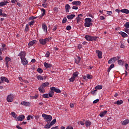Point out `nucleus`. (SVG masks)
<instances>
[{
    "mask_svg": "<svg viewBox=\"0 0 129 129\" xmlns=\"http://www.w3.org/2000/svg\"><path fill=\"white\" fill-rule=\"evenodd\" d=\"M36 78L38 79V80H46L47 77L46 76L37 75Z\"/></svg>",
    "mask_w": 129,
    "mask_h": 129,
    "instance_id": "obj_9",
    "label": "nucleus"
},
{
    "mask_svg": "<svg viewBox=\"0 0 129 129\" xmlns=\"http://www.w3.org/2000/svg\"><path fill=\"white\" fill-rule=\"evenodd\" d=\"M124 27H125L126 29H129V22H126L125 24L124 25Z\"/></svg>",
    "mask_w": 129,
    "mask_h": 129,
    "instance_id": "obj_38",
    "label": "nucleus"
},
{
    "mask_svg": "<svg viewBox=\"0 0 129 129\" xmlns=\"http://www.w3.org/2000/svg\"><path fill=\"white\" fill-rule=\"evenodd\" d=\"M52 126V125L51 124H47L44 126V128H50Z\"/></svg>",
    "mask_w": 129,
    "mask_h": 129,
    "instance_id": "obj_37",
    "label": "nucleus"
},
{
    "mask_svg": "<svg viewBox=\"0 0 129 129\" xmlns=\"http://www.w3.org/2000/svg\"><path fill=\"white\" fill-rule=\"evenodd\" d=\"M106 113H107V111H104L100 113L99 115L101 116V117H103V116H104Z\"/></svg>",
    "mask_w": 129,
    "mask_h": 129,
    "instance_id": "obj_25",
    "label": "nucleus"
},
{
    "mask_svg": "<svg viewBox=\"0 0 129 129\" xmlns=\"http://www.w3.org/2000/svg\"><path fill=\"white\" fill-rule=\"evenodd\" d=\"M66 22H67V18H66V17H64L62 19V24H65V23H66Z\"/></svg>",
    "mask_w": 129,
    "mask_h": 129,
    "instance_id": "obj_48",
    "label": "nucleus"
},
{
    "mask_svg": "<svg viewBox=\"0 0 129 129\" xmlns=\"http://www.w3.org/2000/svg\"><path fill=\"white\" fill-rule=\"evenodd\" d=\"M21 104H22V105H24L25 106H29L31 103H30L29 102L23 101L21 103Z\"/></svg>",
    "mask_w": 129,
    "mask_h": 129,
    "instance_id": "obj_19",
    "label": "nucleus"
},
{
    "mask_svg": "<svg viewBox=\"0 0 129 129\" xmlns=\"http://www.w3.org/2000/svg\"><path fill=\"white\" fill-rule=\"evenodd\" d=\"M47 86H49V82H45L44 83H42L40 87L41 88L45 89V87H47Z\"/></svg>",
    "mask_w": 129,
    "mask_h": 129,
    "instance_id": "obj_14",
    "label": "nucleus"
},
{
    "mask_svg": "<svg viewBox=\"0 0 129 129\" xmlns=\"http://www.w3.org/2000/svg\"><path fill=\"white\" fill-rule=\"evenodd\" d=\"M38 90L41 93H45V89L41 88V87L38 88Z\"/></svg>",
    "mask_w": 129,
    "mask_h": 129,
    "instance_id": "obj_29",
    "label": "nucleus"
},
{
    "mask_svg": "<svg viewBox=\"0 0 129 129\" xmlns=\"http://www.w3.org/2000/svg\"><path fill=\"white\" fill-rule=\"evenodd\" d=\"M123 103V101L121 100H117L116 101V103H114V104H117V105H120V104H122Z\"/></svg>",
    "mask_w": 129,
    "mask_h": 129,
    "instance_id": "obj_26",
    "label": "nucleus"
},
{
    "mask_svg": "<svg viewBox=\"0 0 129 129\" xmlns=\"http://www.w3.org/2000/svg\"><path fill=\"white\" fill-rule=\"evenodd\" d=\"M40 10L41 11V15H40L39 16H38V19H42L43 17L46 15V10L44 8H40Z\"/></svg>",
    "mask_w": 129,
    "mask_h": 129,
    "instance_id": "obj_6",
    "label": "nucleus"
},
{
    "mask_svg": "<svg viewBox=\"0 0 129 129\" xmlns=\"http://www.w3.org/2000/svg\"><path fill=\"white\" fill-rule=\"evenodd\" d=\"M42 30H43L44 32L45 33H47L48 32V28L47 27V26L45 25V24H43L42 25Z\"/></svg>",
    "mask_w": 129,
    "mask_h": 129,
    "instance_id": "obj_17",
    "label": "nucleus"
},
{
    "mask_svg": "<svg viewBox=\"0 0 129 129\" xmlns=\"http://www.w3.org/2000/svg\"><path fill=\"white\" fill-rule=\"evenodd\" d=\"M119 35H121L123 38H127L128 36L127 34L124 32L120 31L119 32Z\"/></svg>",
    "mask_w": 129,
    "mask_h": 129,
    "instance_id": "obj_13",
    "label": "nucleus"
},
{
    "mask_svg": "<svg viewBox=\"0 0 129 129\" xmlns=\"http://www.w3.org/2000/svg\"><path fill=\"white\" fill-rule=\"evenodd\" d=\"M114 68V64H112L110 65V66L109 68V70H111V69H112V68Z\"/></svg>",
    "mask_w": 129,
    "mask_h": 129,
    "instance_id": "obj_55",
    "label": "nucleus"
},
{
    "mask_svg": "<svg viewBox=\"0 0 129 129\" xmlns=\"http://www.w3.org/2000/svg\"><path fill=\"white\" fill-rule=\"evenodd\" d=\"M50 89L51 90V91H54V92H56V93H61L60 90L56 88L55 87H51Z\"/></svg>",
    "mask_w": 129,
    "mask_h": 129,
    "instance_id": "obj_7",
    "label": "nucleus"
},
{
    "mask_svg": "<svg viewBox=\"0 0 129 129\" xmlns=\"http://www.w3.org/2000/svg\"><path fill=\"white\" fill-rule=\"evenodd\" d=\"M85 38L87 40V41H96V39L97 37L96 36H91L88 35L85 36Z\"/></svg>",
    "mask_w": 129,
    "mask_h": 129,
    "instance_id": "obj_3",
    "label": "nucleus"
},
{
    "mask_svg": "<svg viewBox=\"0 0 129 129\" xmlns=\"http://www.w3.org/2000/svg\"><path fill=\"white\" fill-rule=\"evenodd\" d=\"M58 127H58V126H55V127H51V129H59ZM60 129H65V127L62 126L60 127Z\"/></svg>",
    "mask_w": 129,
    "mask_h": 129,
    "instance_id": "obj_32",
    "label": "nucleus"
},
{
    "mask_svg": "<svg viewBox=\"0 0 129 129\" xmlns=\"http://www.w3.org/2000/svg\"><path fill=\"white\" fill-rule=\"evenodd\" d=\"M99 101V99H97L93 101V103H94V104L97 103V102H98Z\"/></svg>",
    "mask_w": 129,
    "mask_h": 129,
    "instance_id": "obj_59",
    "label": "nucleus"
},
{
    "mask_svg": "<svg viewBox=\"0 0 129 129\" xmlns=\"http://www.w3.org/2000/svg\"><path fill=\"white\" fill-rule=\"evenodd\" d=\"M53 96H54V91L51 90L50 91H49L48 93V96L49 97H53Z\"/></svg>",
    "mask_w": 129,
    "mask_h": 129,
    "instance_id": "obj_28",
    "label": "nucleus"
},
{
    "mask_svg": "<svg viewBox=\"0 0 129 129\" xmlns=\"http://www.w3.org/2000/svg\"><path fill=\"white\" fill-rule=\"evenodd\" d=\"M66 10H70L71 9V7H70V5L69 4H67L65 6Z\"/></svg>",
    "mask_w": 129,
    "mask_h": 129,
    "instance_id": "obj_42",
    "label": "nucleus"
},
{
    "mask_svg": "<svg viewBox=\"0 0 129 129\" xmlns=\"http://www.w3.org/2000/svg\"><path fill=\"white\" fill-rule=\"evenodd\" d=\"M92 22L93 21L91 18H87L85 19V22L84 23L85 27H87V28H89L90 26H92Z\"/></svg>",
    "mask_w": 129,
    "mask_h": 129,
    "instance_id": "obj_1",
    "label": "nucleus"
},
{
    "mask_svg": "<svg viewBox=\"0 0 129 129\" xmlns=\"http://www.w3.org/2000/svg\"><path fill=\"white\" fill-rule=\"evenodd\" d=\"M56 119H54L53 120H52V121L50 123V125H54V123H56Z\"/></svg>",
    "mask_w": 129,
    "mask_h": 129,
    "instance_id": "obj_39",
    "label": "nucleus"
},
{
    "mask_svg": "<svg viewBox=\"0 0 129 129\" xmlns=\"http://www.w3.org/2000/svg\"><path fill=\"white\" fill-rule=\"evenodd\" d=\"M57 25H55L54 26H53V31H56V30H57Z\"/></svg>",
    "mask_w": 129,
    "mask_h": 129,
    "instance_id": "obj_62",
    "label": "nucleus"
},
{
    "mask_svg": "<svg viewBox=\"0 0 129 129\" xmlns=\"http://www.w3.org/2000/svg\"><path fill=\"white\" fill-rule=\"evenodd\" d=\"M120 12L121 13H123L124 14H129V10L126 9H122L120 10Z\"/></svg>",
    "mask_w": 129,
    "mask_h": 129,
    "instance_id": "obj_24",
    "label": "nucleus"
},
{
    "mask_svg": "<svg viewBox=\"0 0 129 129\" xmlns=\"http://www.w3.org/2000/svg\"><path fill=\"white\" fill-rule=\"evenodd\" d=\"M72 4L74 6H80L81 2L80 1H74L72 2Z\"/></svg>",
    "mask_w": 129,
    "mask_h": 129,
    "instance_id": "obj_20",
    "label": "nucleus"
},
{
    "mask_svg": "<svg viewBox=\"0 0 129 129\" xmlns=\"http://www.w3.org/2000/svg\"><path fill=\"white\" fill-rule=\"evenodd\" d=\"M129 122V120L128 119H126L125 120H124L122 122V125H126V124H128Z\"/></svg>",
    "mask_w": 129,
    "mask_h": 129,
    "instance_id": "obj_27",
    "label": "nucleus"
},
{
    "mask_svg": "<svg viewBox=\"0 0 129 129\" xmlns=\"http://www.w3.org/2000/svg\"><path fill=\"white\" fill-rule=\"evenodd\" d=\"M18 56H19L21 59H24L26 58V52L24 51H21L20 53H19Z\"/></svg>",
    "mask_w": 129,
    "mask_h": 129,
    "instance_id": "obj_10",
    "label": "nucleus"
},
{
    "mask_svg": "<svg viewBox=\"0 0 129 129\" xmlns=\"http://www.w3.org/2000/svg\"><path fill=\"white\" fill-rule=\"evenodd\" d=\"M21 60V62H22V63L23 64V65H27V64H28V63H29V62L28 61V60H27L26 58H22Z\"/></svg>",
    "mask_w": 129,
    "mask_h": 129,
    "instance_id": "obj_16",
    "label": "nucleus"
},
{
    "mask_svg": "<svg viewBox=\"0 0 129 129\" xmlns=\"http://www.w3.org/2000/svg\"><path fill=\"white\" fill-rule=\"evenodd\" d=\"M112 59H113V60L114 61V62H115V61H116L117 60H118V59H119V57L118 56L116 57H114L113 58H112Z\"/></svg>",
    "mask_w": 129,
    "mask_h": 129,
    "instance_id": "obj_47",
    "label": "nucleus"
},
{
    "mask_svg": "<svg viewBox=\"0 0 129 129\" xmlns=\"http://www.w3.org/2000/svg\"><path fill=\"white\" fill-rule=\"evenodd\" d=\"M108 64H112V63H114V61L112 58H111L108 61Z\"/></svg>",
    "mask_w": 129,
    "mask_h": 129,
    "instance_id": "obj_41",
    "label": "nucleus"
},
{
    "mask_svg": "<svg viewBox=\"0 0 129 129\" xmlns=\"http://www.w3.org/2000/svg\"><path fill=\"white\" fill-rule=\"evenodd\" d=\"M97 56L99 59L102 58V52L99 50L96 51Z\"/></svg>",
    "mask_w": 129,
    "mask_h": 129,
    "instance_id": "obj_12",
    "label": "nucleus"
},
{
    "mask_svg": "<svg viewBox=\"0 0 129 129\" xmlns=\"http://www.w3.org/2000/svg\"><path fill=\"white\" fill-rule=\"evenodd\" d=\"M95 89H96V90H97V89H98V90L102 89V85H98V86H96L95 87Z\"/></svg>",
    "mask_w": 129,
    "mask_h": 129,
    "instance_id": "obj_30",
    "label": "nucleus"
},
{
    "mask_svg": "<svg viewBox=\"0 0 129 129\" xmlns=\"http://www.w3.org/2000/svg\"><path fill=\"white\" fill-rule=\"evenodd\" d=\"M80 60H81V57H80V56H78L77 59H75V63L79 64V63H80Z\"/></svg>",
    "mask_w": 129,
    "mask_h": 129,
    "instance_id": "obj_23",
    "label": "nucleus"
},
{
    "mask_svg": "<svg viewBox=\"0 0 129 129\" xmlns=\"http://www.w3.org/2000/svg\"><path fill=\"white\" fill-rule=\"evenodd\" d=\"M78 74H79V73L78 72H76L73 73V77H75V78H76V77H77V76H78Z\"/></svg>",
    "mask_w": 129,
    "mask_h": 129,
    "instance_id": "obj_35",
    "label": "nucleus"
},
{
    "mask_svg": "<svg viewBox=\"0 0 129 129\" xmlns=\"http://www.w3.org/2000/svg\"><path fill=\"white\" fill-rule=\"evenodd\" d=\"M4 6H6V3L5 2H1L0 3V7H4Z\"/></svg>",
    "mask_w": 129,
    "mask_h": 129,
    "instance_id": "obj_46",
    "label": "nucleus"
},
{
    "mask_svg": "<svg viewBox=\"0 0 129 129\" xmlns=\"http://www.w3.org/2000/svg\"><path fill=\"white\" fill-rule=\"evenodd\" d=\"M96 92H97V90H95L91 92V94L94 96L96 95Z\"/></svg>",
    "mask_w": 129,
    "mask_h": 129,
    "instance_id": "obj_43",
    "label": "nucleus"
},
{
    "mask_svg": "<svg viewBox=\"0 0 129 129\" xmlns=\"http://www.w3.org/2000/svg\"><path fill=\"white\" fill-rule=\"evenodd\" d=\"M42 117L44 118V119L45 120L46 122H50L52 120V116L50 115H47L45 113L42 114Z\"/></svg>",
    "mask_w": 129,
    "mask_h": 129,
    "instance_id": "obj_2",
    "label": "nucleus"
},
{
    "mask_svg": "<svg viewBox=\"0 0 129 129\" xmlns=\"http://www.w3.org/2000/svg\"><path fill=\"white\" fill-rule=\"evenodd\" d=\"M49 97L48 94H44L42 95V97H43V98H49Z\"/></svg>",
    "mask_w": 129,
    "mask_h": 129,
    "instance_id": "obj_36",
    "label": "nucleus"
},
{
    "mask_svg": "<svg viewBox=\"0 0 129 129\" xmlns=\"http://www.w3.org/2000/svg\"><path fill=\"white\" fill-rule=\"evenodd\" d=\"M76 20H77V24H79V23H80V22H81V18L79 17H77V18H76Z\"/></svg>",
    "mask_w": 129,
    "mask_h": 129,
    "instance_id": "obj_31",
    "label": "nucleus"
},
{
    "mask_svg": "<svg viewBox=\"0 0 129 129\" xmlns=\"http://www.w3.org/2000/svg\"><path fill=\"white\" fill-rule=\"evenodd\" d=\"M87 78L88 79H92V76L90 75H87Z\"/></svg>",
    "mask_w": 129,
    "mask_h": 129,
    "instance_id": "obj_54",
    "label": "nucleus"
},
{
    "mask_svg": "<svg viewBox=\"0 0 129 129\" xmlns=\"http://www.w3.org/2000/svg\"><path fill=\"white\" fill-rule=\"evenodd\" d=\"M36 44H37V40H34L29 42L28 46H33V45H36Z\"/></svg>",
    "mask_w": 129,
    "mask_h": 129,
    "instance_id": "obj_15",
    "label": "nucleus"
},
{
    "mask_svg": "<svg viewBox=\"0 0 129 129\" xmlns=\"http://www.w3.org/2000/svg\"><path fill=\"white\" fill-rule=\"evenodd\" d=\"M66 129H74L73 127L71 126H68Z\"/></svg>",
    "mask_w": 129,
    "mask_h": 129,
    "instance_id": "obj_64",
    "label": "nucleus"
},
{
    "mask_svg": "<svg viewBox=\"0 0 129 129\" xmlns=\"http://www.w3.org/2000/svg\"><path fill=\"white\" fill-rule=\"evenodd\" d=\"M85 124L86 125V127H88L90 125H91V122L89 120H86L85 122Z\"/></svg>",
    "mask_w": 129,
    "mask_h": 129,
    "instance_id": "obj_22",
    "label": "nucleus"
},
{
    "mask_svg": "<svg viewBox=\"0 0 129 129\" xmlns=\"http://www.w3.org/2000/svg\"><path fill=\"white\" fill-rule=\"evenodd\" d=\"M12 59L11 58L9 57V56H6L5 58V62H10L11 61Z\"/></svg>",
    "mask_w": 129,
    "mask_h": 129,
    "instance_id": "obj_34",
    "label": "nucleus"
},
{
    "mask_svg": "<svg viewBox=\"0 0 129 129\" xmlns=\"http://www.w3.org/2000/svg\"><path fill=\"white\" fill-rule=\"evenodd\" d=\"M45 57L46 58H49L50 57V52L49 51H47L46 54H45Z\"/></svg>",
    "mask_w": 129,
    "mask_h": 129,
    "instance_id": "obj_44",
    "label": "nucleus"
},
{
    "mask_svg": "<svg viewBox=\"0 0 129 129\" xmlns=\"http://www.w3.org/2000/svg\"><path fill=\"white\" fill-rule=\"evenodd\" d=\"M35 20H33L32 21L29 22V26H33V24H35Z\"/></svg>",
    "mask_w": 129,
    "mask_h": 129,
    "instance_id": "obj_51",
    "label": "nucleus"
},
{
    "mask_svg": "<svg viewBox=\"0 0 129 129\" xmlns=\"http://www.w3.org/2000/svg\"><path fill=\"white\" fill-rule=\"evenodd\" d=\"M9 61H6V67L8 69H9Z\"/></svg>",
    "mask_w": 129,
    "mask_h": 129,
    "instance_id": "obj_60",
    "label": "nucleus"
},
{
    "mask_svg": "<svg viewBox=\"0 0 129 129\" xmlns=\"http://www.w3.org/2000/svg\"><path fill=\"white\" fill-rule=\"evenodd\" d=\"M123 61H122L121 59L118 61V64L119 65H123Z\"/></svg>",
    "mask_w": 129,
    "mask_h": 129,
    "instance_id": "obj_45",
    "label": "nucleus"
},
{
    "mask_svg": "<svg viewBox=\"0 0 129 129\" xmlns=\"http://www.w3.org/2000/svg\"><path fill=\"white\" fill-rule=\"evenodd\" d=\"M14 94H10L7 97V101L8 102H13L14 101Z\"/></svg>",
    "mask_w": 129,
    "mask_h": 129,
    "instance_id": "obj_4",
    "label": "nucleus"
},
{
    "mask_svg": "<svg viewBox=\"0 0 129 129\" xmlns=\"http://www.w3.org/2000/svg\"><path fill=\"white\" fill-rule=\"evenodd\" d=\"M11 115H12L13 117H14V118H17V117H16V113L15 112H12Z\"/></svg>",
    "mask_w": 129,
    "mask_h": 129,
    "instance_id": "obj_52",
    "label": "nucleus"
},
{
    "mask_svg": "<svg viewBox=\"0 0 129 129\" xmlns=\"http://www.w3.org/2000/svg\"><path fill=\"white\" fill-rule=\"evenodd\" d=\"M73 10H78V7L77 6H73L72 7Z\"/></svg>",
    "mask_w": 129,
    "mask_h": 129,
    "instance_id": "obj_63",
    "label": "nucleus"
},
{
    "mask_svg": "<svg viewBox=\"0 0 129 129\" xmlns=\"http://www.w3.org/2000/svg\"><path fill=\"white\" fill-rule=\"evenodd\" d=\"M42 7H43V8H44L45 9H46V8H48V4L46 3V4H45V3H43L42 5Z\"/></svg>",
    "mask_w": 129,
    "mask_h": 129,
    "instance_id": "obj_50",
    "label": "nucleus"
},
{
    "mask_svg": "<svg viewBox=\"0 0 129 129\" xmlns=\"http://www.w3.org/2000/svg\"><path fill=\"white\" fill-rule=\"evenodd\" d=\"M37 72H38V73H43V70H42V69L41 68H38L37 70Z\"/></svg>",
    "mask_w": 129,
    "mask_h": 129,
    "instance_id": "obj_40",
    "label": "nucleus"
},
{
    "mask_svg": "<svg viewBox=\"0 0 129 129\" xmlns=\"http://www.w3.org/2000/svg\"><path fill=\"white\" fill-rule=\"evenodd\" d=\"M66 29L68 31H70V30H71V29H72V28L71 27V26H67Z\"/></svg>",
    "mask_w": 129,
    "mask_h": 129,
    "instance_id": "obj_56",
    "label": "nucleus"
},
{
    "mask_svg": "<svg viewBox=\"0 0 129 129\" xmlns=\"http://www.w3.org/2000/svg\"><path fill=\"white\" fill-rule=\"evenodd\" d=\"M25 31H29V24H26Z\"/></svg>",
    "mask_w": 129,
    "mask_h": 129,
    "instance_id": "obj_57",
    "label": "nucleus"
},
{
    "mask_svg": "<svg viewBox=\"0 0 129 129\" xmlns=\"http://www.w3.org/2000/svg\"><path fill=\"white\" fill-rule=\"evenodd\" d=\"M23 119H25V115L23 114L20 115L19 116L16 117V120L18 121H22L23 120Z\"/></svg>",
    "mask_w": 129,
    "mask_h": 129,
    "instance_id": "obj_8",
    "label": "nucleus"
},
{
    "mask_svg": "<svg viewBox=\"0 0 129 129\" xmlns=\"http://www.w3.org/2000/svg\"><path fill=\"white\" fill-rule=\"evenodd\" d=\"M44 66L45 68H51L52 67V64L50 63H48L47 62L44 63Z\"/></svg>",
    "mask_w": 129,
    "mask_h": 129,
    "instance_id": "obj_21",
    "label": "nucleus"
},
{
    "mask_svg": "<svg viewBox=\"0 0 129 129\" xmlns=\"http://www.w3.org/2000/svg\"><path fill=\"white\" fill-rule=\"evenodd\" d=\"M38 18H39V17L31 16V17H29V20L31 21L32 20H35L36 19H38Z\"/></svg>",
    "mask_w": 129,
    "mask_h": 129,
    "instance_id": "obj_33",
    "label": "nucleus"
},
{
    "mask_svg": "<svg viewBox=\"0 0 129 129\" xmlns=\"http://www.w3.org/2000/svg\"><path fill=\"white\" fill-rule=\"evenodd\" d=\"M69 80L71 81V82H73L75 80V78L74 77H72Z\"/></svg>",
    "mask_w": 129,
    "mask_h": 129,
    "instance_id": "obj_49",
    "label": "nucleus"
},
{
    "mask_svg": "<svg viewBox=\"0 0 129 129\" xmlns=\"http://www.w3.org/2000/svg\"><path fill=\"white\" fill-rule=\"evenodd\" d=\"M70 105L71 108H73L74 107V103H71Z\"/></svg>",
    "mask_w": 129,
    "mask_h": 129,
    "instance_id": "obj_58",
    "label": "nucleus"
},
{
    "mask_svg": "<svg viewBox=\"0 0 129 129\" xmlns=\"http://www.w3.org/2000/svg\"><path fill=\"white\" fill-rule=\"evenodd\" d=\"M1 82H2V83L5 81V82H7V83H9V79L5 77H1Z\"/></svg>",
    "mask_w": 129,
    "mask_h": 129,
    "instance_id": "obj_11",
    "label": "nucleus"
},
{
    "mask_svg": "<svg viewBox=\"0 0 129 129\" xmlns=\"http://www.w3.org/2000/svg\"><path fill=\"white\" fill-rule=\"evenodd\" d=\"M47 42H49V39L48 38H45L44 39H40L39 42L41 45H46L47 44Z\"/></svg>",
    "mask_w": 129,
    "mask_h": 129,
    "instance_id": "obj_5",
    "label": "nucleus"
},
{
    "mask_svg": "<svg viewBox=\"0 0 129 129\" xmlns=\"http://www.w3.org/2000/svg\"><path fill=\"white\" fill-rule=\"evenodd\" d=\"M75 17L76 16L74 14H71V15L67 16V19H68V20H73V18H75Z\"/></svg>",
    "mask_w": 129,
    "mask_h": 129,
    "instance_id": "obj_18",
    "label": "nucleus"
},
{
    "mask_svg": "<svg viewBox=\"0 0 129 129\" xmlns=\"http://www.w3.org/2000/svg\"><path fill=\"white\" fill-rule=\"evenodd\" d=\"M124 31L126 33H127V34H128V35H129V29H128V28H125L124 29Z\"/></svg>",
    "mask_w": 129,
    "mask_h": 129,
    "instance_id": "obj_53",
    "label": "nucleus"
},
{
    "mask_svg": "<svg viewBox=\"0 0 129 129\" xmlns=\"http://www.w3.org/2000/svg\"><path fill=\"white\" fill-rule=\"evenodd\" d=\"M107 15H112V12H111V11H107Z\"/></svg>",
    "mask_w": 129,
    "mask_h": 129,
    "instance_id": "obj_61",
    "label": "nucleus"
}]
</instances>
